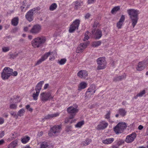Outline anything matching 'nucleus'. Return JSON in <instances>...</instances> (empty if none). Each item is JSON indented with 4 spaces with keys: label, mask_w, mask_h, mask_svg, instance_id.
Masks as SVG:
<instances>
[{
    "label": "nucleus",
    "mask_w": 148,
    "mask_h": 148,
    "mask_svg": "<svg viewBox=\"0 0 148 148\" xmlns=\"http://www.w3.org/2000/svg\"><path fill=\"white\" fill-rule=\"evenodd\" d=\"M120 9V7L119 6L115 7L114 8L111 10V13L114 14L119 10Z\"/></svg>",
    "instance_id": "nucleus-41"
},
{
    "label": "nucleus",
    "mask_w": 148,
    "mask_h": 148,
    "mask_svg": "<svg viewBox=\"0 0 148 148\" xmlns=\"http://www.w3.org/2000/svg\"><path fill=\"white\" fill-rule=\"evenodd\" d=\"M28 38L30 40H31L32 39L33 37L31 35H29L28 36Z\"/></svg>",
    "instance_id": "nucleus-63"
},
{
    "label": "nucleus",
    "mask_w": 148,
    "mask_h": 148,
    "mask_svg": "<svg viewBox=\"0 0 148 148\" xmlns=\"http://www.w3.org/2000/svg\"><path fill=\"white\" fill-rule=\"evenodd\" d=\"M89 33V32L88 31H87L86 32L84 38L83 39L84 41H86V40H87L89 39V37L88 36V34Z\"/></svg>",
    "instance_id": "nucleus-45"
},
{
    "label": "nucleus",
    "mask_w": 148,
    "mask_h": 148,
    "mask_svg": "<svg viewBox=\"0 0 148 148\" xmlns=\"http://www.w3.org/2000/svg\"><path fill=\"white\" fill-rule=\"evenodd\" d=\"M48 86H49L48 84H45V85L44 86V88L45 89H46L48 88Z\"/></svg>",
    "instance_id": "nucleus-56"
},
{
    "label": "nucleus",
    "mask_w": 148,
    "mask_h": 148,
    "mask_svg": "<svg viewBox=\"0 0 148 148\" xmlns=\"http://www.w3.org/2000/svg\"><path fill=\"white\" fill-rule=\"evenodd\" d=\"M30 138L29 137L25 136L22 139L21 142L23 144H26L28 142Z\"/></svg>",
    "instance_id": "nucleus-34"
},
{
    "label": "nucleus",
    "mask_w": 148,
    "mask_h": 148,
    "mask_svg": "<svg viewBox=\"0 0 148 148\" xmlns=\"http://www.w3.org/2000/svg\"><path fill=\"white\" fill-rule=\"evenodd\" d=\"M76 9L78 8L83 5V2L81 1H78L73 3Z\"/></svg>",
    "instance_id": "nucleus-27"
},
{
    "label": "nucleus",
    "mask_w": 148,
    "mask_h": 148,
    "mask_svg": "<svg viewBox=\"0 0 148 148\" xmlns=\"http://www.w3.org/2000/svg\"><path fill=\"white\" fill-rule=\"evenodd\" d=\"M36 92L35 93H34L33 94L32 97H33L34 100H36L38 99V97L39 95V93L40 92L39 91H36Z\"/></svg>",
    "instance_id": "nucleus-37"
},
{
    "label": "nucleus",
    "mask_w": 148,
    "mask_h": 148,
    "mask_svg": "<svg viewBox=\"0 0 148 148\" xmlns=\"http://www.w3.org/2000/svg\"><path fill=\"white\" fill-rule=\"evenodd\" d=\"M84 124V121H81L78 122L75 125V127L77 128H80Z\"/></svg>",
    "instance_id": "nucleus-33"
},
{
    "label": "nucleus",
    "mask_w": 148,
    "mask_h": 148,
    "mask_svg": "<svg viewBox=\"0 0 148 148\" xmlns=\"http://www.w3.org/2000/svg\"><path fill=\"white\" fill-rule=\"evenodd\" d=\"M143 127L142 125H140L138 126V128L139 130H141L143 128Z\"/></svg>",
    "instance_id": "nucleus-58"
},
{
    "label": "nucleus",
    "mask_w": 148,
    "mask_h": 148,
    "mask_svg": "<svg viewBox=\"0 0 148 148\" xmlns=\"http://www.w3.org/2000/svg\"><path fill=\"white\" fill-rule=\"evenodd\" d=\"M66 60L65 58L61 59L60 60H59L58 63L60 65H63L66 62Z\"/></svg>",
    "instance_id": "nucleus-40"
},
{
    "label": "nucleus",
    "mask_w": 148,
    "mask_h": 148,
    "mask_svg": "<svg viewBox=\"0 0 148 148\" xmlns=\"http://www.w3.org/2000/svg\"><path fill=\"white\" fill-rule=\"evenodd\" d=\"M18 142V139L15 140L8 145L7 148H15L17 146Z\"/></svg>",
    "instance_id": "nucleus-19"
},
{
    "label": "nucleus",
    "mask_w": 148,
    "mask_h": 148,
    "mask_svg": "<svg viewBox=\"0 0 148 148\" xmlns=\"http://www.w3.org/2000/svg\"><path fill=\"white\" fill-rule=\"evenodd\" d=\"M26 108L29 111L32 112L33 110V109L30 107V106L29 105H27L26 106Z\"/></svg>",
    "instance_id": "nucleus-49"
},
{
    "label": "nucleus",
    "mask_w": 148,
    "mask_h": 148,
    "mask_svg": "<svg viewBox=\"0 0 148 148\" xmlns=\"http://www.w3.org/2000/svg\"><path fill=\"white\" fill-rule=\"evenodd\" d=\"M118 146L115 145L112 146V148H118Z\"/></svg>",
    "instance_id": "nucleus-64"
},
{
    "label": "nucleus",
    "mask_w": 148,
    "mask_h": 148,
    "mask_svg": "<svg viewBox=\"0 0 148 148\" xmlns=\"http://www.w3.org/2000/svg\"><path fill=\"white\" fill-rule=\"evenodd\" d=\"M17 105L15 104H11L10 105V107L11 109H16L17 107Z\"/></svg>",
    "instance_id": "nucleus-44"
},
{
    "label": "nucleus",
    "mask_w": 148,
    "mask_h": 148,
    "mask_svg": "<svg viewBox=\"0 0 148 148\" xmlns=\"http://www.w3.org/2000/svg\"><path fill=\"white\" fill-rule=\"evenodd\" d=\"M4 142V141L3 139L0 140V145H3Z\"/></svg>",
    "instance_id": "nucleus-60"
},
{
    "label": "nucleus",
    "mask_w": 148,
    "mask_h": 148,
    "mask_svg": "<svg viewBox=\"0 0 148 148\" xmlns=\"http://www.w3.org/2000/svg\"><path fill=\"white\" fill-rule=\"evenodd\" d=\"M40 97L41 101L43 102H45L52 99L53 98V97L49 92H43L41 93Z\"/></svg>",
    "instance_id": "nucleus-8"
},
{
    "label": "nucleus",
    "mask_w": 148,
    "mask_h": 148,
    "mask_svg": "<svg viewBox=\"0 0 148 148\" xmlns=\"http://www.w3.org/2000/svg\"><path fill=\"white\" fill-rule=\"evenodd\" d=\"M97 70H103L106 67L107 62L105 57H102L99 58L97 60Z\"/></svg>",
    "instance_id": "nucleus-3"
},
{
    "label": "nucleus",
    "mask_w": 148,
    "mask_h": 148,
    "mask_svg": "<svg viewBox=\"0 0 148 148\" xmlns=\"http://www.w3.org/2000/svg\"><path fill=\"white\" fill-rule=\"evenodd\" d=\"M78 106L76 104H74L68 107L67 109V112L71 115L69 119L73 118L78 112L77 109Z\"/></svg>",
    "instance_id": "nucleus-5"
},
{
    "label": "nucleus",
    "mask_w": 148,
    "mask_h": 148,
    "mask_svg": "<svg viewBox=\"0 0 148 148\" xmlns=\"http://www.w3.org/2000/svg\"><path fill=\"white\" fill-rule=\"evenodd\" d=\"M13 71L12 69L8 67H5L1 73V77L3 80L8 79L12 75V72Z\"/></svg>",
    "instance_id": "nucleus-4"
},
{
    "label": "nucleus",
    "mask_w": 148,
    "mask_h": 148,
    "mask_svg": "<svg viewBox=\"0 0 148 148\" xmlns=\"http://www.w3.org/2000/svg\"><path fill=\"white\" fill-rule=\"evenodd\" d=\"M46 41V38L45 37H38L33 39L31 42V44L34 47L38 48L42 46Z\"/></svg>",
    "instance_id": "nucleus-2"
},
{
    "label": "nucleus",
    "mask_w": 148,
    "mask_h": 148,
    "mask_svg": "<svg viewBox=\"0 0 148 148\" xmlns=\"http://www.w3.org/2000/svg\"><path fill=\"white\" fill-rule=\"evenodd\" d=\"M125 19V16L123 15H122L119 21L117 23V27L118 29H120L121 28Z\"/></svg>",
    "instance_id": "nucleus-20"
},
{
    "label": "nucleus",
    "mask_w": 148,
    "mask_h": 148,
    "mask_svg": "<svg viewBox=\"0 0 148 148\" xmlns=\"http://www.w3.org/2000/svg\"><path fill=\"white\" fill-rule=\"evenodd\" d=\"M24 30L25 31H27L29 30V27H25L24 28Z\"/></svg>",
    "instance_id": "nucleus-61"
},
{
    "label": "nucleus",
    "mask_w": 148,
    "mask_h": 148,
    "mask_svg": "<svg viewBox=\"0 0 148 148\" xmlns=\"http://www.w3.org/2000/svg\"><path fill=\"white\" fill-rule=\"evenodd\" d=\"M136 137V134L133 132L126 136L125 141L127 143H130L134 140Z\"/></svg>",
    "instance_id": "nucleus-12"
},
{
    "label": "nucleus",
    "mask_w": 148,
    "mask_h": 148,
    "mask_svg": "<svg viewBox=\"0 0 148 148\" xmlns=\"http://www.w3.org/2000/svg\"><path fill=\"white\" fill-rule=\"evenodd\" d=\"M43 132L42 131H41L40 132L38 133V135L39 136H41L43 135Z\"/></svg>",
    "instance_id": "nucleus-59"
},
{
    "label": "nucleus",
    "mask_w": 148,
    "mask_h": 148,
    "mask_svg": "<svg viewBox=\"0 0 148 148\" xmlns=\"http://www.w3.org/2000/svg\"><path fill=\"white\" fill-rule=\"evenodd\" d=\"M101 44V42L100 41L95 42H93L92 46L95 47H97L100 45Z\"/></svg>",
    "instance_id": "nucleus-39"
},
{
    "label": "nucleus",
    "mask_w": 148,
    "mask_h": 148,
    "mask_svg": "<svg viewBox=\"0 0 148 148\" xmlns=\"http://www.w3.org/2000/svg\"><path fill=\"white\" fill-rule=\"evenodd\" d=\"M94 93H91V92L87 90L85 94V97L86 99H89L90 98L92 97Z\"/></svg>",
    "instance_id": "nucleus-29"
},
{
    "label": "nucleus",
    "mask_w": 148,
    "mask_h": 148,
    "mask_svg": "<svg viewBox=\"0 0 148 148\" xmlns=\"http://www.w3.org/2000/svg\"><path fill=\"white\" fill-rule=\"evenodd\" d=\"M118 112L121 115L124 116L126 115V112L124 109L121 108L119 110Z\"/></svg>",
    "instance_id": "nucleus-32"
},
{
    "label": "nucleus",
    "mask_w": 148,
    "mask_h": 148,
    "mask_svg": "<svg viewBox=\"0 0 148 148\" xmlns=\"http://www.w3.org/2000/svg\"><path fill=\"white\" fill-rule=\"evenodd\" d=\"M43 81H41L36 86L35 88V90L39 91L40 92L42 87V85L44 84Z\"/></svg>",
    "instance_id": "nucleus-25"
},
{
    "label": "nucleus",
    "mask_w": 148,
    "mask_h": 148,
    "mask_svg": "<svg viewBox=\"0 0 148 148\" xmlns=\"http://www.w3.org/2000/svg\"><path fill=\"white\" fill-rule=\"evenodd\" d=\"M95 37L96 39H99L100 38L102 35L101 31L99 29L97 30L95 34Z\"/></svg>",
    "instance_id": "nucleus-26"
},
{
    "label": "nucleus",
    "mask_w": 148,
    "mask_h": 148,
    "mask_svg": "<svg viewBox=\"0 0 148 148\" xmlns=\"http://www.w3.org/2000/svg\"><path fill=\"white\" fill-rule=\"evenodd\" d=\"M98 24V22L97 21H95L94 25H93V27L94 28H95V27H96L97 25Z\"/></svg>",
    "instance_id": "nucleus-54"
},
{
    "label": "nucleus",
    "mask_w": 148,
    "mask_h": 148,
    "mask_svg": "<svg viewBox=\"0 0 148 148\" xmlns=\"http://www.w3.org/2000/svg\"><path fill=\"white\" fill-rule=\"evenodd\" d=\"M18 74V73L16 71H14L13 72V71L12 72V75L14 76H16Z\"/></svg>",
    "instance_id": "nucleus-53"
},
{
    "label": "nucleus",
    "mask_w": 148,
    "mask_h": 148,
    "mask_svg": "<svg viewBox=\"0 0 148 148\" xmlns=\"http://www.w3.org/2000/svg\"><path fill=\"white\" fill-rule=\"evenodd\" d=\"M61 130L60 125H55L51 128L50 132L48 133L49 135L51 136H58Z\"/></svg>",
    "instance_id": "nucleus-7"
},
{
    "label": "nucleus",
    "mask_w": 148,
    "mask_h": 148,
    "mask_svg": "<svg viewBox=\"0 0 148 148\" xmlns=\"http://www.w3.org/2000/svg\"><path fill=\"white\" fill-rule=\"evenodd\" d=\"M10 48L9 47H2V50L4 52H6L10 50Z\"/></svg>",
    "instance_id": "nucleus-43"
},
{
    "label": "nucleus",
    "mask_w": 148,
    "mask_h": 148,
    "mask_svg": "<svg viewBox=\"0 0 148 148\" xmlns=\"http://www.w3.org/2000/svg\"><path fill=\"white\" fill-rule=\"evenodd\" d=\"M53 52L49 51L46 53L44 55L42 56L39 59L35 64V66H37L40 64L42 62L47 59L49 56L52 55Z\"/></svg>",
    "instance_id": "nucleus-10"
},
{
    "label": "nucleus",
    "mask_w": 148,
    "mask_h": 148,
    "mask_svg": "<svg viewBox=\"0 0 148 148\" xmlns=\"http://www.w3.org/2000/svg\"><path fill=\"white\" fill-rule=\"evenodd\" d=\"M10 114L13 116L14 117L17 119L18 118V115L16 114L14 112H12L10 113Z\"/></svg>",
    "instance_id": "nucleus-47"
},
{
    "label": "nucleus",
    "mask_w": 148,
    "mask_h": 148,
    "mask_svg": "<svg viewBox=\"0 0 148 148\" xmlns=\"http://www.w3.org/2000/svg\"><path fill=\"white\" fill-rule=\"evenodd\" d=\"M146 66V64L144 62H140L136 67V70L138 71H141L145 68Z\"/></svg>",
    "instance_id": "nucleus-18"
},
{
    "label": "nucleus",
    "mask_w": 148,
    "mask_h": 148,
    "mask_svg": "<svg viewBox=\"0 0 148 148\" xmlns=\"http://www.w3.org/2000/svg\"><path fill=\"white\" fill-rule=\"evenodd\" d=\"M21 148H31V147H30L28 145H26V146L23 147Z\"/></svg>",
    "instance_id": "nucleus-62"
},
{
    "label": "nucleus",
    "mask_w": 148,
    "mask_h": 148,
    "mask_svg": "<svg viewBox=\"0 0 148 148\" xmlns=\"http://www.w3.org/2000/svg\"><path fill=\"white\" fill-rule=\"evenodd\" d=\"M127 12L130 16V18L132 22V25L134 27L137 23L138 20V15L139 11L134 9H129L127 10Z\"/></svg>",
    "instance_id": "nucleus-1"
},
{
    "label": "nucleus",
    "mask_w": 148,
    "mask_h": 148,
    "mask_svg": "<svg viewBox=\"0 0 148 148\" xmlns=\"http://www.w3.org/2000/svg\"><path fill=\"white\" fill-rule=\"evenodd\" d=\"M87 90L91 92V93H94L97 90V88L96 86L94 84L90 85L89 87L87 89Z\"/></svg>",
    "instance_id": "nucleus-22"
},
{
    "label": "nucleus",
    "mask_w": 148,
    "mask_h": 148,
    "mask_svg": "<svg viewBox=\"0 0 148 148\" xmlns=\"http://www.w3.org/2000/svg\"><path fill=\"white\" fill-rule=\"evenodd\" d=\"M110 114L111 112L110 111H107L105 116V118L107 119H109L110 118Z\"/></svg>",
    "instance_id": "nucleus-42"
},
{
    "label": "nucleus",
    "mask_w": 148,
    "mask_h": 148,
    "mask_svg": "<svg viewBox=\"0 0 148 148\" xmlns=\"http://www.w3.org/2000/svg\"><path fill=\"white\" fill-rule=\"evenodd\" d=\"M25 112L24 109L22 108L18 110L17 112V114L20 116H23L24 115Z\"/></svg>",
    "instance_id": "nucleus-31"
},
{
    "label": "nucleus",
    "mask_w": 148,
    "mask_h": 148,
    "mask_svg": "<svg viewBox=\"0 0 148 148\" xmlns=\"http://www.w3.org/2000/svg\"><path fill=\"white\" fill-rule=\"evenodd\" d=\"M4 119L1 117H0V125H2L4 122Z\"/></svg>",
    "instance_id": "nucleus-51"
},
{
    "label": "nucleus",
    "mask_w": 148,
    "mask_h": 148,
    "mask_svg": "<svg viewBox=\"0 0 148 148\" xmlns=\"http://www.w3.org/2000/svg\"><path fill=\"white\" fill-rule=\"evenodd\" d=\"M19 98V97H18V96L16 97V101H15V102H16V101H17V102H20L21 101V99H19L18 100V99Z\"/></svg>",
    "instance_id": "nucleus-57"
},
{
    "label": "nucleus",
    "mask_w": 148,
    "mask_h": 148,
    "mask_svg": "<svg viewBox=\"0 0 148 148\" xmlns=\"http://www.w3.org/2000/svg\"><path fill=\"white\" fill-rule=\"evenodd\" d=\"M26 6V1L23 2V5L21 7V10L22 12H25L27 10V8H25Z\"/></svg>",
    "instance_id": "nucleus-36"
},
{
    "label": "nucleus",
    "mask_w": 148,
    "mask_h": 148,
    "mask_svg": "<svg viewBox=\"0 0 148 148\" xmlns=\"http://www.w3.org/2000/svg\"><path fill=\"white\" fill-rule=\"evenodd\" d=\"M91 16V15L89 13H87L86 14L85 16V19H88Z\"/></svg>",
    "instance_id": "nucleus-52"
},
{
    "label": "nucleus",
    "mask_w": 148,
    "mask_h": 148,
    "mask_svg": "<svg viewBox=\"0 0 148 148\" xmlns=\"http://www.w3.org/2000/svg\"><path fill=\"white\" fill-rule=\"evenodd\" d=\"M4 132L3 131H1L0 133V137H2L4 136Z\"/></svg>",
    "instance_id": "nucleus-55"
},
{
    "label": "nucleus",
    "mask_w": 148,
    "mask_h": 148,
    "mask_svg": "<svg viewBox=\"0 0 148 148\" xmlns=\"http://www.w3.org/2000/svg\"><path fill=\"white\" fill-rule=\"evenodd\" d=\"M96 0H88L87 3L88 4H93L95 2Z\"/></svg>",
    "instance_id": "nucleus-50"
},
{
    "label": "nucleus",
    "mask_w": 148,
    "mask_h": 148,
    "mask_svg": "<svg viewBox=\"0 0 148 148\" xmlns=\"http://www.w3.org/2000/svg\"><path fill=\"white\" fill-rule=\"evenodd\" d=\"M123 140H117L116 141V144L117 145V146H118V147L120 145H121L123 143Z\"/></svg>",
    "instance_id": "nucleus-46"
},
{
    "label": "nucleus",
    "mask_w": 148,
    "mask_h": 148,
    "mask_svg": "<svg viewBox=\"0 0 148 148\" xmlns=\"http://www.w3.org/2000/svg\"><path fill=\"white\" fill-rule=\"evenodd\" d=\"M88 72L85 70H81L77 73V75L79 78L85 79L88 75Z\"/></svg>",
    "instance_id": "nucleus-14"
},
{
    "label": "nucleus",
    "mask_w": 148,
    "mask_h": 148,
    "mask_svg": "<svg viewBox=\"0 0 148 148\" xmlns=\"http://www.w3.org/2000/svg\"><path fill=\"white\" fill-rule=\"evenodd\" d=\"M91 141V140L90 139H87L82 142V144L84 146H86L89 144Z\"/></svg>",
    "instance_id": "nucleus-38"
},
{
    "label": "nucleus",
    "mask_w": 148,
    "mask_h": 148,
    "mask_svg": "<svg viewBox=\"0 0 148 148\" xmlns=\"http://www.w3.org/2000/svg\"><path fill=\"white\" fill-rule=\"evenodd\" d=\"M57 5L55 3H53L49 7V10L51 11H53L57 8Z\"/></svg>",
    "instance_id": "nucleus-35"
},
{
    "label": "nucleus",
    "mask_w": 148,
    "mask_h": 148,
    "mask_svg": "<svg viewBox=\"0 0 148 148\" xmlns=\"http://www.w3.org/2000/svg\"><path fill=\"white\" fill-rule=\"evenodd\" d=\"M36 10V8H34L32 9L29 10L26 14L25 17L30 22L31 21L33 20L34 12Z\"/></svg>",
    "instance_id": "nucleus-11"
},
{
    "label": "nucleus",
    "mask_w": 148,
    "mask_h": 148,
    "mask_svg": "<svg viewBox=\"0 0 148 148\" xmlns=\"http://www.w3.org/2000/svg\"><path fill=\"white\" fill-rule=\"evenodd\" d=\"M108 125V124L107 122L105 121H102L99 123L96 128L98 130H104L107 127Z\"/></svg>",
    "instance_id": "nucleus-15"
},
{
    "label": "nucleus",
    "mask_w": 148,
    "mask_h": 148,
    "mask_svg": "<svg viewBox=\"0 0 148 148\" xmlns=\"http://www.w3.org/2000/svg\"><path fill=\"white\" fill-rule=\"evenodd\" d=\"M40 148H53V146L49 142L44 141L40 143Z\"/></svg>",
    "instance_id": "nucleus-17"
},
{
    "label": "nucleus",
    "mask_w": 148,
    "mask_h": 148,
    "mask_svg": "<svg viewBox=\"0 0 148 148\" xmlns=\"http://www.w3.org/2000/svg\"><path fill=\"white\" fill-rule=\"evenodd\" d=\"M80 21L79 19H77L74 21L71 25L69 31L70 33L73 32L76 29H78L80 24Z\"/></svg>",
    "instance_id": "nucleus-9"
},
{
    "label": "nucleus",
    "mask_w": 148,
    "mask_h": 148,
    "mask_svg": "<svg viewBox=\"0 0 148 148\" xmlns=\"http://www.w3.org/2000/svg\"><path fill=\"white\" fill-rule=\"evenodd\" d=\"M41 26L39 25H36L34 26L30 30V32L34 34H37L40 31Z\"/></svg>",
    "instance_id": "nucleus-13"
},
{
    "label": "nucleus",
    "mask_w": 148,
    "mask_h": 148,
    "mask_svg": "<svg viewBox=\"0 0 148 148\" xmlns=\"http://www.w3.org/2000/svg\"><path fill=\"white\" fill-rule=\"evenodd\" d=\"M59 114L58 113H56L52 114H49L45 116L43 119H50L53 118H55L58 116Z\"/></svg>",
    "instance_id": "nucleus-21"
},
{
    "label": "nucleus",
    "mask_w": 148,
    "mask_h": 148,
    "mask_svg": "<svg viewBox=\"0 0 148 148\" xmlns=\"http://www.w3.org/2000/svg\"><path fill=\"white\" fill-rule=\"evenodd\" d=\"M127 126L124 122H120L114 128V130L116 134L122 133Z\"/></svg>",
    "instance_id": "nucleus-6"
},
{
    "label": "nucleus",
    "mask_w": 148,
    "mask_h": 148,
    "mask_svg": "<svg viewBox=\"0 0 148 148\" xmlns=\"http://www.w3.org/2000/svg\"><path fill=\"white\" fill-rule=\"evenodd\" d=\"M114 140L113 138H108L105 140H103L102 142L106 144H108L111 143Z\"/></svg>",
    "instance_id": "nucleus-23"
},
{
    "label": "nucleus",
    "mask_w": 148,
    "mask_h": 148,
    "mask_svg": "<svg viewBox=\"0 0 148 148\" xmlns=\"http://www.w3.org/2000/svg\"><path fill=\"white\" fill-rule=\"evenodd\" d=\"M88 44L86 43H81L77 47L76 52L77 53H79L82 52L87 47Z\"/></svg>",
    "instance_id": "nucleus-16"
},
{
    "label": "nucleus",
    "mask_w": 148,
    "mask_h": 148,
    "mask_svg": "<svg viewBox=\"0 0 148 148\" xmlns=\"http://www.w3.org/2000/svg\"><path fill=\"white\" fill-rule=\"evenodd\" d=\"M18 17H16L13 18L12 21V25L14 26H16L18 23Z\"/></svg>",
    "instance_id": "nucleus-30"
},
{
    "label": "nucleus",
    "mask_w": 148,
    "mask_h": 148,
    "mask_svg": "<svg viewBox=\"0 0 148 148\" xmlns=\"http://www.w3.org/2000/svg\"><path fill=\"white\" fill-rule=\"evenodd\" d=\"M87 84L86 82H82L80 83L78 86V89L81 90L84 89L87 87Z\"/></svg>",
    "instance_id": "nucleus-24"
},
{
    "label": "nucleus",
    "mask_w": 148,
    "mask_h": 148,
    "mask_svg": "<svg viewBox=\"0 0 148 148\" xmlns=\"http://www.w3.org/2000/svg\"><path fill=\"white\" fill-rule=\"evenodd\" d=\"M145 90H143L138 94V96H139V97H141L145 93Z\"/></svg>",
    "instance_id": "nucleus-48"
},
{
    "label": "nucleus",
    "mask_w": 148,
    "mask_h": 148,
    "mask_svg": "<svg viewBox=\"0 0 148 148\" xmlns=\"http://www.w3.org/2000/svg\"><path fill=\"white\" fill-rule=\"evenodd\" d=\"M126 75L124 73L122 75L115 77L114 78L113 80L114 81H116L121 80L125 78Z\"/></svg>",
    "instance_id": "nucleus-28"
}]
</instances>
